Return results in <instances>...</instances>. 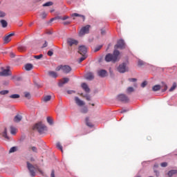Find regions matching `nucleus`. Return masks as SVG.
<instances>
[{
    "instance_id": "obj_10",
    "label": "nucleus",
    "mask_w": 177,
    "mask_h": 177,
    "mask_svg": "<svg viewBox=\"0 0 177 177\" xmlns=\"http://www.w3.org/2000/svg\"><path fill=\"white\" fill-rule=\"evenodd\" d=\"M13 35H15V33H10L5 36L3 38L4 44H9L10 41H12V37H13Z\"/></svg>"
},
{
    "instance_id": "obj_49",
    "label": "nucleus",
    "mask_w": 177,
    "mask_h": 177,
    "mask_svg": "<svg viewBox=\"0 0 177 177\" xmlns=\"http://www.w3.org/2000/svg\"><path fill=\"white\" fill-rule=\"evenodd\" d=\"M101 35H106V29H101Z\"/></svg>"
},
{
    "instance_id": "obj_55",
    "label": "nucleus",
    "mask_w": 177,
    "mask_h": 177,
    "mask_svg": "<svg viewBox=\"0 0 177 177\" xmlns=\"http://www.w3.org/2000/svg\"><path fill=\"white\" fill-rule=\"evenodd\" d=\"M129 81L130 82H136V78H130V79H129Z\"/></svg>"
},
{
    "instance_id": "obj_34",
    "label": "nucleus",
    "mask_w": 177,
    "mask_h": 177,
    "mask_svg": "<svg viewBox=\"0 0 177 177\" xmlns=\"http://www.w3.org/2000/svg\"><path fill=\"white\" fill-rule=\"evenodd\" d=\"M24 96L26 97V99H31V94H30L29 92H25Z\"/></svg>"
},
{
    "instance_id": "obj_53",
    "label": "nucleus",
    "mask_w": 177,
    "mask_h": 177,
    "mask_svg": "<svg viewBox=\"0 0 177 177\" xmlns=\"http://www.w3.org/2000/svg\"><path fill=\"white\" fill-rule=\"evenodd\" d=\"M145 64V62L140 59L138 60V66H143Z\"/></svg>"
},
{
    "instance_id": "obj_56",
    "label": "nucleus",
    "mask_w": 177,
    "mask_h": 177,
    "mask_svg": "<svg viewBox=\"0 0 177 177\" xmlns=\"http://www.w3.org/2000/svg\"><path fill=\"white\" fill-rule=\"evenodd\" d=\"M10 57L13 58L16 56V55H15L12 52H11L10 54Z\"/></svg>"
},
{
    "instance_id": "obj_7",
    "label": "nucleus",
    "mask_w": 177,
    "mask_h": 177,
    "mask_svg": "<svg viewBox=\"0 0 177 177\" xmlns=\"http://www.w3.org/2000/svg\"><path fill=\"white\" fill-rule=\"evenodd\" d=\"M10 67L7 66L6 69H3L1 72H0V77H8L10 75Z\"/></svg>"
},
{
    "instance_id": "obj_2",
    "label": "nucleus",
    "mask_w": 177,
    "mask_h": 177,
    "mask_svg": "<svg viewBox=\"0 0 177 177\" xmlns=\"http://www.w3.org/2000/svg\"><path fill=\"white\" fill-rule=\"evenodd\" d=\"M33 129L37 131L39 133H44L46 131V127H45L42 122H39L35 124Z\"/></svg>"
},
{
    "instance_id": "obj_59",
    "label": "nucleus",
    "mask_w": 177,
    "mask_h": 177,
    "mask_svg": "<svg viewBox=\"0 0 177 177\" xmlns=\"http://www.w3.org/2000/svg\"><path fill=\"white\" fill-rule=\"evenodd\" d=\"M39 174H41V175H44V171H42V170L41 169H38Z\"/></svg>"
},
{
    "instance_id": "obj_29",
    "label": "nucleus",
    "mask_w": 177,
    "mask_h": 177,
    "mask_svg": "<svg viewBox=\"0 0 177 177\" xmlns=\"http://www.w3.org/2000/svg\"><path fill=\"white\" fill-rule=\"evenodd\" d=\"M10 97L11 99H19V97H20V95H19V94H12L11 95H10Z\"/></svg>"
},
{
    "instance_id": "obj_13",
    "label": "nucleus",
    "mask_w": 177,
    "mask_h": 177,
    "mask_svg": "<svg viewBox=\"0 0 177 177\" xmlns=\"http://www.w3.org/2000/svg\"><path fill=\"white\" fill-rule=\"evenodd\" d=\"M75 101L76 104H77V106H82L85 104V102H84V101L81 100L78 97H75Z\"/></svg>"
},
{
    "instance_id": "obj_39",
    "label": "nucleus",
    "mask_w": 177,
    "mask_h": 177,
    "mask_svg": "<svg viewBox=\"0 0 177 177\" xmlns=\"http://www.w3.org/2000/svg\"><path fill=\"white\" fill-rule=\"evenodd\" d=\"M43 57H44V55L40 54L39 55H35L34 58L37 59V60H39V59H42Z\"/></svg>"
},
{
    "instance_id": "obj_24",
    "label": "nucleus",
    "mask_w": 177,
    "mask_h": 177,
    "mask_svg": "<svg viewBox=\"0 0 177 177\" xmlns=\"http://www.w3.org/2000/svg\"><path fill=\"white\" fill-rule=\"evenodd\" d=\"M2 135L5 139H9V136H8V129H6V128L4 129V131Z\"/></svg>"
},
{
    "instance_id": "obj_11",
    "label": "nucleus",
    "mask_w": 177,
    "mask_h": 177,
    "mask_svg": "<svg viewBox=\"0 0 177 177\" xmlns=\"http://www.w3.org/2000/svg\"><path fill=\"white\" fill-rule=\"evenodd\" d=\"M97 75L101 77V78H104V77L107 76V71L104 69H101L97 71Z\"/></svg>"
},
{
    "instance_id": "obj_50",
    "label": "nucleus",
    "mask_w": 177,
    "mask_h": 177,
    "mask_svg": "<svg viewBox=\"0 0 177 177\" xmlns=\"http://www.w3.org/2000/svg\"><path fill=\"white\" fill-rule=\"evenodd\" d=\"M147 85V82L145 81L141 84V87L145 88Z\"/></svg>"
},
{
    "instance_id": "obj_32",
    "label": "nucleus",
    "mask_w": 177,
    "mask_h": 177,
    "mask_svg": "<svg viewBox=\"0 0 177 177\" xmlns=\"http://www.w3.org/2000/svg\"><path fill=\"white\" fill-rule=\"evenodd\" d=\"M15 151H17V147H12L10 149L9 153H15Z\"/></svg>"
},
{
    "instance_id": "obj_23",
    "label": "nucleus",
    "mask_w": 177,
    "mask_h": 177,
    "mask_svg": "<svg viewBox=\"0 0 177 177\" xmlns=\"http://www.w3.org/2000/svg\"><path fill=\"white\" fill-rule=\"evenodd\" d=\"M161 89V86L157 84L153 86L152 90L153 92H157V91H160Z\"/></svg>"
},
{
    "instance_id": "obj_4",
    "label": "nucleus",
    "mask_w": 177,
    "mask_h": 177,
    "mask_svg": "<svg viewBox=\"0 0 177 177\" xmlns=\"http://www.w3.org/2000/svg\"><path fill=\"white\" fill-rule=\"evenodd\" d=\"M117 69L118 73H120L121 74H124V73H127V71H128V66H127V63L123 62L122 64H120L118 66Z\"/></svg>"
},
{
    "instance_id": "obj_63",
    "label": "nucleus",
    "mask_w": 177,
    "mask_h": 177,
    "mask_svg": "<svg viewBox=\"0 0 177 177\" xmlns=\"http://www.w3.org/2000/svg\"><path fill=\"white\" fill-rule=\"evenodd\" d=\"M41 48H46V45L43 46Z\"/></svg>"
},
{
    "instance_id": "obj_1",
    "label": "nucleus",
    "mask_w": 177,
    "mask_h": 177,
    "mask_svg": "<svg viewBox=\"0 0 177 177\" xmlns=\"http://www.w3.org/2000/svg\"><path fill=\"white\" fill-rule=\"evenodd\" d=\"M115 50H113V53H108L104 57L105 62L106 63H116V62H119L120 57V52L117 49H124L125 48V46L124 45H116L115 46Z\"/></svg>"
},
{
    "instance_id": "obj_19",
    "label": "nucleus",
    "mask_w": 177,
    "mask_h": 177,
    "mask_svg": "<svg viewBox=\"0 0 177 177\" xmlns=\"http://www.w3.org/2000/svg\"><path fill=\"white\" fill-rule=\"evenodd\" d=\"M23 118L21 117V115H15V117L14 118V121L15 122H20L21 120Z\"/></svg>"
},
{
    "instance_id": "obj_18",
    "label": "nucleus",
    "mask_w": 177,
    "mask_h": 177,
    "mask_svg": "<svg viewBox=\"0 0 177 177\" xmlns=\"http://www.w3.org/2000/svg\"><path fill=\"white\" fill-rule=\"evenodd\" d=\"M0 23L3 27V28H6V27H8V21H6V20L5 19H1L0 21Z\"/></svg>"
},
{
    "instance_id": "obj_60",
    "label": "nucleus",
    "mask_w": 177,
    "mask_h": 177,
    "mask_svg": "<svg viewBox=\"0 0 177 177\" xmlns=\"http://www.w3.org/2000/svg\"><path fill=\"white\" fill-rule=\"evenodd\" d=\"M154 172L156 174V176H158V175H159L158 171H154Z\"/></svg>"
},
{
    "instance_id": "obj_12",
    "label": "nucleus",
    "mask_w": 177,
    "mask_h": 177,
    "mask_svg": "<svg viewBox=\"0 0 177 177\" xmlns=\"http://www.w3.org/2000/svg\"><path fill=\"white\" fill-rule=\"evenodd\" d=\"M86 80H88V81H92L95 78V76L93 75V73L90 72L87 73L85 75Z\"/></svg>"
},
{
    "instance_id": "obj_62",
    "label": "nucleus",
    "mask_w": 177,
    "mask_h": 177,
    "mask_svg": "<svg viewBox=\"0 0 177 177\" xmlns=\"http://www.w3.org/2000/svg\"><path fill=\"white\" fill-rule=\"evenodd\" d=\"M23 25V23L21 21L19 22V26H22Z\"/></svg>"
},
{
    "instance_id": "obj_9",
    "label": "nucleus",
    "mask_w": 177,
    "mask_h": 177,
    "mask_svg": "<svg viewBox=\"0 0 177 177\" xmlns=\"http://www.w3.org/2000/svg\"><path fill=\"white\" fill-rule=\"evenodd\" d=\"M118 100H119L120 102H124L125 103H127V102H128L129 99L127 95H125V94H120L119 95H118Z\"/></svg>"
},
{
    "instance_id": "obj_43",
    "label": "nucleus",
    "mask_w": 177,
    "mask_h": 177,
    "mask_svg": "<svg viewBox=\"0 0 177 177\" xmlns=\"http://www.w3.org/2000/svg\"><path fill=\"white\" fill-rule=\"evenodd\" d=\"M46 16H48V15L45 12H42L41 15V19H46Z\"/></svg>"
},
{
    "instance_id": "obj_25",
    "label": "nucleus",
    "mask_w": 177,
    "mask_h": 177,
    "mask_svg": "<svg viewBox=\"0 0 177 177\" xmlns=\"http://www.w3.org/2000/svg\"><path fill=\"white\" fill-rule=\"evenodd\" d=\"M82 55V57L79 59V63H82V62H84V60H85V59L88 57V55H86V54H84Z\"/></svg>"
},
{
    "instance_id": "obj_27",
    "label": "nucleus",
    "mask_w": 177,
    "mask_h": 177,
    "mask_svg": "<svg viewBox=\"0 0 177 177\" xmlns=\"http://www.w3.org/2000/svg\"><path fill=\"white\" fill-rule=\"evenodd\" d=\"M86 124L87 127H89V128H92L93 127V124L89 122V118H86Z\"/></svg>"
},
{
    "instance_id": "obj_3",
    "label": "nucleus",
    "mask_w": 177,
    "mask_h": 177,
    "mask_svg": "<svg viewBox=\"0 0 177 177\" xmlns=\"http://www.w3.org/2000/svg\"><path fill=\"white\" fill-rule=\"evenodd\" d=\"M56 71H63L65 74H68L71 71V67L68 65H59L55 68Z\"/></svg>"
},
{
    "instance_id": "obj_22",
    "label": "nucleus",
    "mask_w": 177,
    "mask_h": 177,
    "mask_svg": "<svg viewBox=\"0 0 177 177\" xmlns=\"http://www.w3.org/2000/svg\"><path fill=\"white\" fill-rule=\"evenodd\" d=\"M177 173V170H170L168 173L167 175L169 177L174 176V175H176Z\"/></svg>"
},
{
    "instance_id": "obj_41",
    "label": "nucleus",
    "mask_w": 177,
    "mask_h": 177,
    "mask_svg": "<svg viewBox=\"0 0 177 177\" xmlns=\"http://www.w3.org/2000/svg\"><path fill=\"white\" fill-rule=\"evenodd\" d=\"M47 122H48V124H50V125H52L53 124V120H52V118H50V117H48Z\"/></svg>"
},
{
    "instance_id": "obj_33",
    "label": "nucleus",
    "mask_w": 177,
    "mask_h": 177,
    "mask_svg": "<svg viewBox=\"0 0 177 177\" xmlns=\"http://www.w3.org/2000/svg\"><path fill=\"white\" fill-rule=\"evenodd\" d=\"M81 113H83L84 114H86V113H88V107L84 106L81 109Z\"/></svg>"
},
{
    "instance_id": "obj_20",
    "label": "nucleus",
    "mask_w": 177,
    "mask_h": 177,
    "mask_svg": "<svg viewBox=\"0 0 177 177\" xmlns=\"http://www.w3.org/2000/svg\"><path fill=\"white\" fill-rule=\"evenodd\" d=\"M82 88L85 91V92H89V87H88V84L86 83L82 84Z\"/></svg>"
},
{
    "instance_id": "obj_28",
    "label": "nucleus",
    "mask_w": 177,
    "mask_h": 177,
    "mask_svg": "<svg viewBox=\"0 0 177 177\" xmlns=\"http://www.w3.org/2000/svg\"><path fill=\"white\" fill-rule=\"evenodd\" d=\"M53 20H63V17L58 16V17L52 18V19L50 20V23H52V21H53Z\"/></svg>"
},
{
    "instance_id": "obj_17",
    "label": "nucleus",
    "mask_w": 177,
    "mask_h": 177,
    "mask_svg": "<svg viewBox=\"0 0 177 177\" xmlns=\"http://www.w3.org/2000/svg\"><path fill=\"white\" fill-rule=\"evenodd\" d=\"M48 75L50 77H52V78H57V73L53 71H48Z\"/></svg>"
},
{
    "instance_id": "obj_36",
    "label": "nucleus",
    "mask_w": 177,
    "mask_h": 177,
    "mask_svg": "<svg viewBox=\"0 0 177 177\" xmlns=\"http://www.w3.org/2000/svg\"><path fill=\"white\" fill-rule=\"evenodd\" d=\"M118 45H125V41H124L122 39L118 40Z\"/></svg>"
},
{
    "instance_id": "obj_46",
    "label": "nucleus",
    "mask_w": 177,
    "mask_h": 177,
    "mask_svg": "<svg viewBox=\"0 0 177 177\" xmlns=\"http://www.w3.org/2000/svg\"><path fill=\"white\" fill-rule=\"evenodd\" d=\"M167 89H168V86H167V84H163V88H162V92H165Z\"/></svg>"
},
{
    "instance_id": "obj_40",
    "label": "nucleus",
    "mask_w": 177,
    "mask_h": 177,
    "mask_svg": "<svg viewBox=\"0 0 177 177\" xmlns=\"http://www.w3.org/2000/svg\"><path fill=\"white\" fill-rule=\"evenodd\" d=\"M9 93V91L8 90H3L0 91V95H8Z\"/></svg>"
},
{
    "instance_id": "obj_6",
    "label": "nucleus",
    "mask_w": 177,
    "mask_h": 177,
    "mask_svg": "<svg viewBox=\"0 0 177 177\" xmlns=\"http://www.w3.org/2000/svg\"><path fill=\"white\" fill-rule=\"evenodd\" d=\"M89 28H91V26L89 25H87L82 28L80 31L79 32V36L84 37L85 34H89Z\"/></svg>"
},
{
    "instance_id": "obj_31",
    "label": "nucleus",
    "mask_w": 177,
    "mask_h": 177,
    "mask_svg": "<svg viewBox=\"0 0 177 177\" xmlns=\"http://www.w3.org/2000/svg\"><path fill=\"white\" fill-rule=\"evenodd\" d=\"M10 133L11 135H16V128L10 127Z\"/></svg>"
},
{
    "instance_id": "obj_42",
    "label": "nucleus",
    "mask_w": 177,
    "mask_h": 177,
    "mask_svg": "<svg viewBox=\"0 0 177 177\" xmlns=\"http://www.w3.org/2000/svg\"><path fill=\"white\" fill-rule=\"evenodd\" d=\"M31 149L33 153H38V149L37 148V147H32Z\"/></svg>"
},
{
    "instance_id": "obj_5",
    "label": "nucleus",
    "mask_w": 177,
    "mask_h": 177,
    "mask_svg": "<svg viewBox=\"0 0 177 177\" xmlns=\"http://www.w3.org/2000/svg\"><path fill=\"white\" fill-rule=\"evenodd\" d=\"M27 168L30 174V176L32 177L35 176V171H37V168L29 162H27Z\"/></svg>"
},
{
    "instance_id": "obj_57",
    "label": "nucleus",
    "mask_w": 177,
    "mask_h": 177,
    "mask_svg": "<svg viewBox=\"0 0 177 177\" xmlns=\"http://www.w3.org/2000/svg\"><path fill=\"white\" fill-rule=\"evenodd\" d=\"M67 19H68V16L62 17V20H67Z\"/></svg>"
},
{
    "instance_id": "obj_26",
    "label": "nucleus",
    "mask_w": 177,
    "mask_h": 177,
    "mask_svg": "<svg viewBox=\"0 0 177 177\" xmlns=\"http://www.w3.org/2000/svg\"><path fill=\"white\" fill-rule=\"evenodd\" d=\"M17 48L19 50V52H24V50H26V46L23 45L18 46Z\"/></svg>"
},
{
    "instance_id": "obj_16",
    "label": "nucleus",
    "mask_w": 177,
    "mask_h": 177,
    "mask_svg": "<svg viewBox=\"0 0 177 177\" xmlns=\"http://www.w3.org/2000/svg\"><path fill=\"white\" fill-rule=\"evenodd\" d=\"M72 17H80L82 21H85V17L82 15H80L78 13H73L72 14Z\"/></svg>"
},
{
    "instance_id": "obj_51",
    "label": "nucleus",
    "mask_w": 177,
    "mask_h": 177,
    "mask_svg": "<svg viewBox=\"0 0 177 177\" xmlns=\"http://www.w3.org/2000/svg\"><path fill=\"white\" fill-rule=\"evenodd\" d=\"M6 16V14L2 11H0V17H5Z\"/></svg>"
},
{
    "instance_id": "obj_44",
    "label": "nucleus",
    "mask_w": 177,
    "mask_h": 177,
    "mask_svg": "<svg viewBox=\"0 0 177 177\" xmlns=\"http://www.w3.org/2000/svg\"><path fill=\"white\" fill-rule=\"evenodd\" d=\"M48 56H53V50H50L48 51L47 53Z\"/></svg>"
},
{
    "instance_id": "obj_47",
    "label": "nucleus",
    "mask_w": 177,
    "mask_h": 177,
    "mask_svg": "<svg viewBox=\"0 0 177 177\" xmlns=\"http://www.w3.org/2000/svg\"><path fill=\"white\" fill-rule=\"evenodd\" d=\"M168 165V163H167V162H162L160 164V167L165 168V167H167Z\"/></svg>"
},
{
    "instance_id": "obj_35",
    "label": "nucleus",
    "mask_w": 177,
    "mask_h": 177,
    "mask_svg": "<svg viewBox=\"0 0 177 177\" xmlns=\"http://www.w3.org/2000/svg\"><path fill=\"white\" fill-rule=\"evenodd\" d=\"M176 88V83H174L172 86L169 88V92H172L173 91H175Z\"/></svg>"
},
{
    "instance_id": "obj_64",
    "label": "nucleus",
    "mask_w": 177,
    "mask_h": 177,
    "mask_svg": "<svg viewBox=\"0 0 177 177\" xmlns=\"http://www.w3.org/2000/svg\"><path fill=\"white\" fill-rule=\"evenodd\" d=\"M137 177H140V176H138Z\"/></svg>"
},
{
    "instance_id": "obj_45",
    "label": "nucleus",
    "mask_w": 177,
    "mask_h": 177,
    "mask_svg": "<svg viewBox=\"0 0 177 177\" xmlns=\"http://www.w3.org/2000/svg\"><path fill=\"white\" fill-rule=\"evenodd\" d=\"M102 46H98L97 47H96L94 50V52H99V50H100V49H102Z\"/></svg>"
},
{
    "instance_id": "obj_14",
    "label": "nucleus",
    "mask_w": 177,
    "mask_h": 177,
    "mask_svg": "<svg viewBox=\"0 0 177 177\" xmlns=\"http://www.w3.org/2000/svg\"><path fill=\"white\" fill-rule=\"evenodd\" d=\"M69 79L67 77H64L63 80H60L58 85L59 86L62 87L63 86V85H64V84H67V82H68Z\"/></svg>"
},
{
    "instance_id": "obj_61",
    "label": "nucleus",
    "mask_w": 177,
    "mask_h": 177,
    "mask_svg": "<svg viewBox=\"0 0 177 177\" xmlns=\"http://www.w3.org/2000/svg\"><path fill=\"white\" fill-rule=\"evenodd\" d=\"M86 100H91V97L87 96V97H86Z\"/></svg>"
},
{
    "instance_id": "obj_30",
    "label": "nucleus",
    "mask_w": 177,
    "mask_h": 177,
    "mask_svg": "<svg viewBox=\"0 0 177 177\" xmlns=\"http://www.w3.org/2000/svg\"><path fill=\"white\" fill-rule=\"evenodd\" d=\"M50 99H52V96L50 95H46L44 97V102H49V100H50Z\"/></svg>"
},
{
    "instance_id": "obj_38",
    "label": "nucleus",
    "mask_w": 177,
    "mask_h": 177,
    "mask_svg": "<svg viewBox=\"0 0 177 177\" xmlns=\"http://www.w3.org/2000/svg\"><path fill=\"white\" fill-rule=\"evenodd\" d=\"M57 149H59V150H61V151L63 152V147L62 146V145L60 144V142H57Z\"/></svg>"
},
{
    "instance_id": "obj_52",
    "label": "nucleus",
    "mask_w": 177,
    "mask_h": 177,
    "mask_svg": "<svg viewBox=\"0 0 177 177\" xmlns=\"http://www.w3.org/2000/svg\"><path fill=\"white\" fill-rule=\"evenodd\" d=\"M67 93H68V95H71V94H73V93H75V91H73V90H68V91H67Z\"/></svg>"
},
{
    "instance_id": "obj_58",
    "label": "nucleus",
    "mask_w": 177,
    "mask_h": 177,
    "mask_svg": "<svg viewBox=\"0 0 177 177\" xmlns=\"http://www.w3.org/2000/svg\"><path fill=\"white\" fill-rule=\"evenodd\" d=\"M129 109H123L121 111V113H127V111H129Z\"/></svg>"
},
{
    "instance_id": "obj_8",
    "label": "nucleus",
    "mask_w": 177,
    "mask_h": 177,
    "mask_svg": "<svg viewBox=\"0 0 177 177\" xmlns=\"http://www.w3.org/2000/svg\"><path fill=\"white\" fill-rule=\"evenodd\" d=\"M86 52H88V49L86 48V46L84 45L80 46L78 48V53L80 55H86Z\"/></svg>"
},
{
    "instance_id": "obj_54",
    "label": "nucleus",
    "mask_w": 177,
    "mask_h": 177,
    "mask_svg": "<svg viewBox=\"0 0 177 177\" xmlns=\"http://www.w3.org/2000/svg\"><path fill=\"white\" fill-rule=\"evenodd\" d=\"M71 24V22L69 21L63 22L64 26H68V24Z\"/></svg>"
},
{
    "instance_id": "obj_21",
    "label": "nucleus",
    "mask_w": 177,
    "mask_h": 177,
    "mask_svg": "<svg viewBox=\"0 0 177 177\" xmlns=\"http://www.w3.org/2000/svg\"><path fill=\"white\" fill-rule=\"evenodd\" d=\"M25 69L26 70V71H30V70H32V64H26L25 65Z\"/></svg>"
},
{
    "instance_id": "obj_15",
    "label": "nucleus",
    "mask_w": 177,
    "mask_h": 177,
    "mask_svg": "<svg viewBox=\"0 0 177 177\" xmlns=\"http://www.w3.org/2000/svg\"><path fill=\"white\" fill-rule=\"evenodd\" d=\"M67 44L68 45H78V41L73 39H68Z\"/></svg>"
},
{
    "instance_id": "obj_48",
    "label": "nucleus",
    "mask_w": 177,
    "mask_h": 177,
    "mask_svg": "<svg viewBox=\"0 0 177 177\" xmlns=\"http://www.w3.org/2000/svg\"><path fill=\"white\" fill-rule=\"evenodd\" d=\"M127 92H128L129 93H131V92H133V87H129V88H127Z\"/></svg>"
},
{
    "instance_id": "obj_37",
    "label": "nucleus",
    "mask_w": 177,
    "mask_h": 177,
    "mask_svg": "<svg viewBox=\"0 0 177 177\" xmlns=\"http://www.w3.org/2000/svg\"><path fill=\"white\" fill-rule=\"evenodd\" d=\"M52 5H53V2L52 1H48L47 3H45L44 4H43V6H52Z\"/></svg>"
}]
</instances>
